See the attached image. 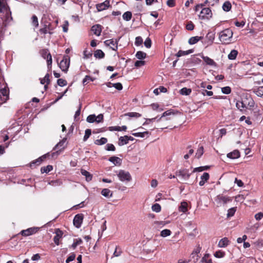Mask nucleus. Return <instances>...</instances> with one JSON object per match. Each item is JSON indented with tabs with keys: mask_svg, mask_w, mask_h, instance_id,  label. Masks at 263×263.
Returning <instances> with one entry per match:
<instances>
[{
	"mask_svg": "<svg viewBox=\"0 0 263 263\" xmlns=\"http://www.w3.org/2000/svg\"><path fill=\"white\" fill-rule=\"evenodd\" d=\"M254 105V102L250 97L242 98L241 100L237 101L236 106L238 109L242 110L244 108H251Z\"/></svg>",
	"mask_w": 263,
	"mask_h": 263,
	"instance_id": "obj_1",
	"label": "nucleus"
},
{
	"mask_svg": "<svg viewBox=\"0 0 263 263\" xmlns=\"http://www.w3.org/2000/svg\"><path fill=\"white\" fill-rule=\"evenodd\" d=\"M233 34L232 30L229 28L226 29L219 33V38L222 43L229 44L231 41Z\"/></svg>",
	"mask_w": 263,
	"mask_h": 263,
	"instance_id": "obj_2",
	"label": "nucleus"
},
{
	"mask_svg": "<svg viewBox=\"0 0 263 263\" xmlns=\"http://www.w3.org/2000/svg\"><path fill=\"white\" fill-rule=\"evenodd\" d=\"M0 12L6 13V22L12 20L11 12L6 0H0Z\"/></svg>",
	"mask_w": 263,
	"mask_h": 263,
	"instance_id": "obj_3",
	"label": "nucleus"
},
{
	"mask_svg": "<svg viewBox=\"0 0 263 263\" xmlns=\"http://www.w3.org/2000/svg\"><path fill=\"white\" fill-rule=\"evenodd\" d=\"M215 201L216 203L217 206H224L228 202L232 201L231 197L224 195L223 194H219L217 195L215 198Z\"/></svg>",
	"mask_w": 263,
	"mask_h": 263,
	"instance_id": "obj_4",
	"label": "nucleus"
},
{
	"mask_svg": "<svg viewBox=\"0 0 263 263\" xmlns=\"http://www.w3.org/2000/svg\"><path fill=\"white\" fill-rule=\"evenodd\" d=\"M117 176L120 180L122 182H130L132 179L129 173L124 170H120L117 174Z\"/></svg>",
	"mask_w": 263,
	"mask_h": 263,
	"instance_id": "obj_5",
	"label": "nucleus"
},
{
	"mask_svg": "<svg viewBox=\"0 0 263 263\" xmlns=\"http://www.w3.org/2000/svg\"><path fill=\"white\" fill-rule=\"evenodd\" d=\"M212 16V12L209 8H204L202 9L199 15V17L202 20L210 19Z\"/></svg>",
	"mask_w": 263,
	"mask_h": 263,
	"instance_id": "obj_6",
	"label": "nucleus"
},
{
	"mask_svg": "<svg viewBox=\"0 0 263 263\" xmlns=\"http://www.w3.org/2000/svg\"><path fill=\"white\" fill-rule=\"evenodd\" d=\"M214 39L215 33L213 32H209L205 36L203 43L208 47L213 44Z\"/></svg>",
	"mask_w": 263,
	"mask_h": 263,
	"instance_id": "obj_7",
	"label": "nucleus"
},
{
	"mask_svg": "<svg viewBox=\"0 0 263 263\" xmlns=\"http://www.w3.org/2000/svg\"><path fill=\"white\" fill-rule=\"evenodd\" d=\"M52 153L50 154L49 153H48L41 156L40 157L35 159V160L32 161L29 164H34L36 163H45L46 162L47 159H49L50 158H52Z\"/></svg>",
	"mask_w": 263,
	"mask_h": 263,
	"instance_id": "obj_8",
	"label": "nucleus"
},
{
	"mask_svg": "<svg viewBox=\"0 0 263 263\" xmlns=\"http://www.w3.org/2000/svg\"><path fill=\"white\" fill-rule=\"evenodd\" d=\"M66 141V139H64L61 141H60L55 146L54 149H58V151L55 152H53L52 153V157L54 158L55 156H58L64 149L63 145Z\"/></svg>",
	"mask_w": 263,
	"mask_h": 263,
	"instance_id": "obj_9",
	"label": "nucleus"
},
{
	"mask_svg": "<svg viewBox=\"0 0 263 263\" xmlns=\"http://www.w3.org/2000/svg\"><path fill=\"white\" fill-rule=\"evenodd\" d=\"M84 216L82 214H77L73 220V225L77 228H80L83 222Z\"/></svg>",
	"mask_w": 263,
	"mask_h": 263,
	"instance_id": "obj_10",
	"label": "nucleus"
},
{
	"mask_svg": "<svg viewBox=\"0 0 263 263\" xmlns=\"http://www.w3.org/2000/svg\"><path fill=\"white\" fill-rule=\"evenodd\" d=\"M177 112H175L172 110H168L164 112L162 116L157 120V122H159L162 118H165L166 120H169L172 119V117L174 116L176 114Z\"/></svg>",
	"mask_w": 263,
	"mask_h": 263,
	"instance_id": "obj_11",
	"label": "nucleus"
},
{
	"mask_svg": "<svg viewBox=\"0 0 263 263\" xmlns=\"http://www.w3.org/2000/svg\"><path fill=\"white\" fill-rule=\"evenodd\" d=\"M118 40L110 39L104 42V44L107 46H109L113 50L116 51L118 49Z\"/></svg>",
	"mask_w": 263,
	"mask_h": 263,
	"instance_id": "obj_12",
	"label": "nucleus"
},
{
	"mask_svg": "<svg viewBox=\"0 0 263 263\" xmlns=\"http://www.w3.org/2000/svg\"><path fill=\"white\" fill-rule=\"evenodd\" d=\"M38 228L35 227L30 228L26 230H22L20 233L23 236H28L36 233L38 231Z\"/></svg>",
	"mask_w": 263,
	"mask_h": 263,
	"instance_id": "obj_13",
	"label": "nucleus"
},
{
	"mask_svg": "<svg viewBox=\"0 0 263 263\" xmlns=\"http://www.w3.org/2000/svg\"><path fill=\"white\" fill-rule=\"evenodd\" d=\"M60 68L64 72H66L69 66V62L66 58L63 59L59 64Z\"/></svg>",
	"mask_w": 263,
	"mask_h": 263,
	"instance_id": "obj_14",
	"label": "nucleus"
},
{
	"mask_svg": "<svg viewBox=\"0 0 263 263\" xmlns=\"http://www.w3.org/2000/svg\"><path fill=\"white\" fill-rule=\"evenodd\" d=\"M55 236L53 238L54 242L57 245H59L60 239L62 237L63 233L59 229H56L55 230Z\"/></svg>",
	"mask_w": 263,
	"mask_h": 263,
	"instance_id": "obj_15",
	"label": "nucleus"
},
{
	"mask_svg": "<svg viewBox=\"0 0 263 263\" xmlns=\"http://www.w3.org/2000/svg\"><path fill=\"white\" fill-rule=\"evenodd\" d=\"M109 6V1L106 0L103 3L97 4L96 8L98 11H101L108 8Z\"/></svg>",
	"mask_w": 263,
	"mask_h": 263,
	"instance_id": "obj_16",
	"label": "nucleus"
},
{
	"mask_svg": "<svg viewBox=\"0 0 263 263\" xmlns=\"http://www.w3.org/2000/svg\"><path fill=\"white\" fill-rule=\"evenodd\" d=\"M177 175L184 179H188L190 176V173L189 171L187 170H180L177 173Z\"/></svg>",
	"mask_w": 263,
	"mask_h": 263,
	"instance_id": "obj_17",
	"label": "nucleus"
},
{
	"mask_svg": "<svg viewBox=\"0 0 263 263\" xmlns=\"http://www.w3.org/2000/svg\"><path fill=\"white\" fill-rule=\"evenodd\" d=\"M91 30L95 35L99 36L102 31V26L99 24L93 25L91 27Z\"/></svg>",
	"mask_w": 263,
	"mask_h": 263,
	"instance_id": "obj_18",
	"label": "nucleus"
},
{
	"mask_svg": "<svg viewBox=\"0 0 263 263\" xmlns=\"http://www.w3.org/2000/svg\"><path fill=\"white\" fill-rule=\"evenodd\" d=\"M210 178L209 174L208 173H204L201 176V180L200 181L199 184L200 186H203L205 182H206Z\"/></svg>",
	"mask_w": 263,
	"mask_h": 263,
	"instance_id": "obj_19",
	"label": "nucleus"
},
{
	"mask_svg": "<svg viewBox=\"0 0 263 263\" xmlns=\"http://www.w3.org/2000/svg\"><path fill=\"white\" fill-rule=\"evenodd\" d=\"M202 58L203 60L204 61V62L207 65L212 66H215V67L216 66V63L214 62V61L213 60L210 58L209 57H206H206L202 56Z\"/></svg>",
	"mask_w": 263,
	"mask_h": 263,
	"instance_id": "obj_20",
	"label": "nucleus"
},
{
	"mask_svg": "<svg viewBox=\"0 0 263 263\" xmlns=\"http://www.w3.org/2000/svg\"><path fill=\"white\" fill-rule=\"evenodd\" d=\"M44 52L45 53H47V55L46 58L44 59H46L47 60V66L48 68L51 67L52 65V57L51 54L49 52L48 50L47 49H44Z\"/></svg>",
	"mask_w": 263,
	"mask_h": 263,
	"instance_id": "obj_21",
	"label": "nucleus"
},
{
	"mask_svg": "<svg viewBox=\"0 0 263 263\" xmlns=\"http://www.w3.org/2000/svg\"><path fill=\"white\" fill-rule=\"evenodd\" d=\"M229 244V240L228 238L224 237L220 239L218 242V246L220 248L226 247Z\"/></svg>",
	"mask_w": 263,
	"mask_h": 263,
	"instance_id": "obj_22",
	"label": "nucleus"
},
{
	"mask_svg": "<svg viewBox=\"0 0 263 263\" xmlns=\"http://www.w3.org/2000/svg\"><path fill=\"white\" fill-rule=\"evenodd\" d=\"M240 156L239 152L238 150H234L227 154V157L230 159H236Z\"/></svg>",
	"mask_w": 263,
	"mask_h": 263,
	"instance_id": "obj_23",
	"label": "nucleus"
},
{
	"mask_svg": "<svg viewBox=\"0 0 263 263\" xmlns=\"http://www.w3.org/2000/svg\"><path fill=\"white\" fill-rule=\"evenodd\" d=\"M9 89L7 86H5L4 88H2L0 90V93L2 97H6V101L9 98Z\"/></svg>",
	"mask_w": 263,
	"mask_h": 263,
	"instance_id": "obj_24",
	"label": "nucleus"
},
{
	"mask_svg": "<svg viewBox=\"0 0 263 263\" xmlns=\"http://www.w3.org/2000/svg\"><path fill=\"white\" fill-rule=\"evenodd\" d=\"M81 174L85 177V179L87 181H90L91 180L92 176L87 171L82 169L81 170Z\"/></svg>",
	"mask_w": 263,
	"mask_h": 263,
	"instance_id": "obj_25",
	"label": "nucleus"
},
{
	"mask_svg": "<svg viewBox=\"0 0 263 263\" xmlns=\"http://www.w3.org/2000/svg\"><path fill=\"white\" fill-rule=\"evenodd\" d=\"M203 38V36H193L189 39L188 42L190 45H193L197 43L199 41L202 40Z\"/></svg>",
	"mask_w": 263,
	"mask_h": 263,
	"instance_id": "obj_26",
	"label": "nucleus"
},
{
	"mask_svg": "<svg viewBox=\"0 0 263 263\" xmlns=\"http://www.w3.org/2000/svg\"><path fill=\"white\" fill-rule=\"evenodd\" d=\"M109 161L111 163H114V164H121L122 163V159L116 156H112L110 157L109 159Z\"/></svg>",
	"mask_w": 263,
	"mask_h": 263,
	"instance_id": "obj_27",
	"label": "nucleus"
},
{
	"mask_svg": "<svg viewBox=\"0 0 263 263\" xmlns=\"http://www.w3.org/2000/svg\"><path fill=\"white\" fill-rule=\"evenodd\" d=\"M101 194L105 197H111L112 196V193L108 189H104L101 191Z\"/></svg>",
	"mask_w": 263,
	"mask_h": 263,
	"instance_id": "obj_28",
	"label": "nucleus"
},
{
	"mask_svg": "<svg viewBox=\"0 0 263 263\" xmlns=\"http://www.w3.org/2000/svg\"><path fill=\"white\" fill-rule=\"evenodd\" d=\"M187 203L186 202L183 201L181 203L179 207V211L182 213H185L187 211Z\"/></svg>",
	"mask_w": 263,
	"mask_h": 263,
	"instance_id": "obj_29",
	"label": "nucleus"
},
{
	"mask_svg": "<svg viewBox=\"0 0 263 263\" xmlns=\"http://www.w3.org/2000/svg\"><path fill=\"white\" fill-rule=\"evenodd\" d=\"M94 56L97 59H102L104 57V53L100 49H98L95 51Z\"/></svg>",
	"mask_w": 263,
	"mask_h": 263,
	"instance_id": "obj_30",
	"label": "nucleus"
},
{
	"mask_svg": "<svg viewBox=\"0 0 263 263\" xmlns=\"http://www.w3.org/2000/svg\"><path fill=\"white\" fill-rule=\"evenodd\" d=\"M238 54V51L236 50H232L228 54V59L229 60H233L236 58Z\"/></svg>",
	"mask_w": 263,
	"mask_h": 263,
	"instance_id": "obj_31",
	"label": "nucleus"
},
{
	"mask_svg": "<svg viewBox=\"0 0 263 263\" xmlns=\"http://www.w3.org/2000/svg\"><path fill=\"white\" fill-rule=\"evenodd\" d=\"M232 7L231 3L229 1H226L224 3L222 6V9L224 11H229Z\"/></svg>",
	"mask_w": 263,
	"mask_h": 263,
	"instance_id": "obj_32",
	"label": "nucleus"
},
{
	"mask_svg": "<svg viewBox=\"0 0 263 263\" xmlns=\"http://www.w3.org/2000/svg\"><path fill=\"white\" fill-rule=\"evenodd\" d=\"M124 116H128L129 117H130V118H139V117H141V115L140 114L136 112H127V113L125 114Z\"/></svg>",
	"mask_w": 263,
	"mask_h": 263,
	"instance_id": "obj_33",
	"label": "nucleus"
},
{
	"mask_svg": "<svg viewBox=\"0 0 263 263\" xmlns=\"http://www.w3.org/2000/svg\"><path fill=\"white\" fill-rule=\"evenodd\" d=\"M193 52V49H190V50H187V51L179 50L178 52V53H177L176 55L178 57H181V56H183V55L189 54L190 53H192Z\"/></svg>",
	"mask_w": 263,
	"mask_h": 263,
	"instance_id": "obj_34",
	"label": "nucleus"
},
{
	"mask_svg": "<svg viewBox=\"0 0 263 263\" xmlns=\"http://www.w3.org/2000/svg\"><path fill=\"white\" fill-rule=\"evenodd\" d=\"M192 92V90L190 88L186 87H183L180 90V93L182 95H189Z\"/></svg>",
	"mask_w": 263,
	"mask_h": 263,
	"instance_id": "obj_35",
	"label": "nucleus"
},
{
	"mask_svg": "<svg viewBox=\"0 0 263 263\" xmlns=\"http://www.w3.org/2000/svg\"><path fill=\"white\" fill-rule=\"evenodd\" d=\"M203 154V147L202 146H200L198 149L197 150V152L195 154V157L197 159H199L201 157V156Z\"/></svg>",
	"mask_w": 263,
	"mask_h": 263,
	"instance_id": "obj_36",
	"label": "nucleus"
},
{
	"mask_svg": "<svg viewBox=\"0 0 263 263\" xmlns=\"http://www.w3.org/2000/svg\"><path fill=\"white\" fill-rule=\"evenodd\" d=\"M107 142V139L106 138L102 137L100 139L95 140V143L96 145H101L105 144Z\"/></svg>",
	"mask_w": 263,
	"mask_h": 263,
	"instance_id": "obj_37",
	"label": "nucleus"
},
{
	"mask_svg": "<svg viewBox=\"0 0 263 263\" xmlns=\"http://www.w3.org/2000/svg\"><path fill=\"white\" fill-rule=\"evenodd\" d=\"M53 167L52 165H47L46 166L42 167L41 168V172L42 173H48L51 170H52Z\"/></svg>",
	"mask_w": 263,
	"mask_h": 263,
	"instance_id": "obj_38",
	"label": "nucleus"
},
{
	"mask_svg": "<svg viewBox=\"0 0 263 263\" xmlns=\"http://www.w3.org/2000/svg\"><path fill=\"white\" fill-rule=\"evenodd\" d=\"M146 53H145L143 51H138L136 54V58L140 60H142V59H145L146 58Z\"/></svg>",
	"mask_w": 263,
	"mask_h": 263,
	"instance_id": "obj_39",
	"label": "nucleus"
},
{
	"mask_svg": "<svg viewBox=\"0 0 263 263\" xmlns=\"http://www.w3.org/2000/svg\"><path fill=\"white\" fill-rule=\"evenodd\" d=\"M132 16V13L130 11H126L123 14V18L126 21H129Z\"/></svg>",
	"mask_w": 263,
	"mask_h": 263,
	"instance_id": "obj_40",
	"label": "nucleus"
},
{
	"mask_svg": "<svg viewBox=\"0 0 263 263\" xmlns=\"http://www.w3.org/2000/svg\"><path fill=\"white\" fill-rule=\"evenodd\" d=\"M128 143L127 137L125 136L119 138V145L121 146Z\"/></svg>",
	"mask_w": 263,
	"mask_h": 263,
	"instance_id": "obj_41",
	"label": "nucleus"
},
{
	"mask_svg": "<svg viewBox=\"0 0 263 263\" xmlns=\"http://www.w3.org/2000/svg\"><path fill=\"white\" fill-rule=\"evenodd\" d=\"M236 207H233L228 210L227 213V217L229 218L234 216L236 211Z\"/></svg>",
	"mask_w": 263,
	"mask_h": 263,
	"instance_id": "obj_42",
	"label": "nucleus"
},
{
	"mask_svg": "<svg viewBox=\"0 0 263 263\" xmlns=\"http://www.w3.org/2000/svg\"><path fill=\"white\" fill-rule=\"evenodd\" d=\"M171 231L168 229H164L161 231L160 233V236L163 237H165L171 235Z\"/></svg>",
	"mask_w": 263,
	"mask_h": 263,
	"instance_id": "obj_43",
	"label": "nucleus"
},
{
	"mask_svg": "<svg viewBox=\"0 0 263 263\" xmlns=\"http://www.w3.org/2000/svg\"><path fill=\"white\" fill-rule=\"evenodd\" d=\"M254 91L257 96L259 97L263 96V86L258 87L256 89H255Z\"/></svg>",
	"mask_w": 263,
	"mask_h": 263,
	"instance_id": "obj_44",
	"label": "nucleus"
},
{
	"mask_svg": "<svg viewBox=\"0 0 263 263\" xmlns=\"http://www.w3.org/2000/svg\"><path fill=\"white\" fill-rule=\"evenodd\" d=\"M49 74L48 73H47L43 79H41V83L42 84H44L46 82L47 84H49Z\"/></svg>",
	"mask_w": 263,
	"mask_h": 263,
	"instance_id": "obj_45",
	"label": "nucleus"
},
{
	"mask_svg": "<svg viewBox=\"0 0 263 263\" xmlns=\"http://www.w3.org/2000/svg\"><path fill=\"white\" fill-rule=\"evenodd\" d=\"M149 134V132L146 131L144 132L133 133V135H134L135 137H139L143 138L144 137L145 135H148Z\"/></svg>",
	"mask_w": 263,
	"mask_h": 263,
	"instance_id": "obj_46",
	"label": "nucleus"
},
{
	"mask_svg": "<svg viewBox=\"0 0 263 263\" xmlns=\"http://www.w3.org/2000/svg\"><path fill=\"white\" fill-rule=\"evenodd\" d=\"M96 116L95 115H90L87 117L86 121L89 123H93L96 122Z\"/></svg>",
	"mask_w": 263,
	"mask_h": 263,
	"instance_id": "obj_47",
	"label": "nucleus"
},
{
	"mask_svg": "<svg viewBox=\"0 0 263 263\" xmlns=\"http://www.w3.org/2000/svg\"><path fill=\"white\" fill-rule=\"evenodd\" d=\"M82 243V240L81 238L76 239L74 240V242L72 243L71 247L73 249H75L77 246L81 244Z\"/></svg>",
	"mask_w": 263,
	"mask_h": 263,
	"instance_id": "obj_48",
	"label": "nucleus"
},
{
	"mask_svg": "<svg viewBox=\"0 0 263 263\" xmlns=\"http://www.w3.org/2000/svg\"><path fill=\"white\" fill-rule=\"evenodd\" d=\"M91 134V130L90 129H87L85 131V135L83 138V140L86 141L90 137Z\"/></svg>",
	"mask_w": 263,
	"mask_h": 263,
	"instance_id": "obj_49",
	"label": "nucleus"
},
{
	"mask_svg": "<svg viewBox=\"0 0 263 263\" xmlns=\"http://www.w3.org/2000/svg\"><path fill=\"white\" fill-rule=\"evenodd\" d=\"M189 149V151L187 153V154H186L184 156V158L185 159H187L189 158V157L191 155H192L194 152V151L193 148H191V146H189L188 148Z\"/></svg>",
	"mask_w": 263,
	"mask_h": 263,
	"instance_id": "obj_50",
	"label": "nucleus"
},
{
	"mask_svg": "<svg viewBox=\"0 0 263 263\" xmlns=\"http://www.w3.org/2000/svg\"><path fill=\"white\" fill-rule=\"evenodd\" d=\"M152 209L153 211L158 213L161 211V206L158 203H155L152 206Z\"/></svg>",
	"mask_w": 263,
	"mask_h": 263,
	"instance_id": "obj_51",
	"label": "nucleus"
},
{
	"mask_svg": "<svg viewBox=\"0 0 263 263\" xmlns=\"http://www.w3.org/2000/svg\"><path fill=\"white\" fill-rule=\"evenodd\" d=\"M221 91L224 94H229L231 92V89L229 86H226L221 88Z\"/></svg>",
	"mask_w": 263,
	"mask_h": 263,
	"instance_id": "obj_52",
	"label": "nucleus"
},
{
	"mask_svg": "<svg viewBox=\"0 0 263 263\" xmlns=\"http://www.w3.org/2000/svg\"><path fill=\"white\" fill-rule=\"evenodd\" d=\"M32 23L35 27L39 26L38 19L37 16L35 15H33L32 17Z\"/></svg>",
	"mask_w": 263,
	"mask_h": 263,
	"instance_id": "obj_53",
	"label": "nucleus"
},
{
	"mask_svg": "<svg viewBox=\"0 0 263 263\" xmlns=\"http://www.w3.org/2000/svg\"><path fill=\"white\" fill-rule=\"evenodd\" d=\"M142 43L143 39L141 36H137L136 37L135 44L136 46H140L142 44Z\"/></svg>",
	"mask_w": 263,
	"mask_h": 263,
	"instance_id": "obj_54",
	"label": "nucleus"
},
{
	"mask_svg": "<svg viewBox=\"0 0 263 263\" xmlns=\"http://www.w3.org/2000/svg\"><path fill=\"white\" fill-rule=\"evenodd\" d=\"M57 83L60 86H64L67 84V81L63 79H58L57 81Z\"/></svg>",
	"mask_w": 263,
	"mask_h": 263,
	"instance_id": "obj_55",
	"label": "nucleus"
},
{
	"mask_svg": "<svg viewBox=\"0 0 263 263\" xmlns=\"http://www.w3.org/2000/svg\"><path fill=\"white\" fill-rule=\"evenodd\" d=\"M224 254L225 253L224 252L218 251L214 253V256L217 258H222L224 256Z\"/></svg>",
	"mask_w": 263,
	"mask_h": 263,
	"instance_id": "obj_56",
	"label": "nucleus"
},
{
	"mask_svg": "<svg viewBox=\"0 0 263 263\" xmlns=\"http://www.w3.org/2000/svg\"><path fill=\"white\" fill-rule=\"evenodd\" d=\"M186 29L188 30L192 31L194 29V25L190 21L187 24Z\"/></svg>",
	"mask_w": 263,
	"mask_h": 263,
	"instance_id": "obj_57",
	"label": "nucleus"
},
{
	"mask_svg": "<svg viewBox=\"0 0 263 263\" xmlns=\"http://www.w3.org/2000/svg\"><path fill=\"white\" fill-rule=\"evenodd\" d=\"M106 149L108 151H115L116 149V148L113 144H107L106 145Z\"/></svg>",
	"mask_w": 263,
	"mask_h": 263,
	"instance_id": "obj_58",
	"label": "nucleus"
},
{
	"mask_svg": "<svg viewBox=\"0 0 263 263\" xmlns=\"http://www.w3.org/2000/svg\"><path fill=\"white\" fill-rule=\"evenodd\" d=\"M113 87H114L118 90H121L123 89V86L121 83L113 84Z\"/></svg>",
	"mask_w": 263,
	"mask_h": 263,
	"instance_id": "obj_59",
	"label": "nucleus"
},
{
	"mask_svg": "<svg viewBox=\"0 0 263 263\" xmlns=\"http://www.w3.org/2000/svg\"><path fill=\"white\" fill-rule=\"evenodd\" d=\"M88 81H93V79L89 76H86L83 80V84L86 85Z\"/></svg>",
	"mask_w": 263,
	"mask_h": 263,
	"instance_id": "obj_60",
	"label": "nucleus"
},
{
	"mask_svg": "<svg viewBox=\"0 0 263 263\" xmlns=\"http://www.w3.org/2000/svg\"><path fill=\"white\" fill-rule=\"evenodd\" d=\"M110 131H121V127L119 126H110L108 128Z\"/></svg>",
	"mask_w": 263,
	"mask_h": 263,
	"instance_id": "obj_61",
	"label": "nucleus"
},
{
	"mask_svg": "<svg viewBox=\"0 0 263 263\" xmlns=\"http://www.w3.org/2000/svg\"><path fill=\"white\" fill-rule=\"evenodd\" d=\"M76 257V255L74 253L71 254L66 259V262L69 263L70 261L73 260Z\"/></svg>",
	"mask_w": 263,
	"mask_h": 263,
	"instance_id": "obj_62",
	"label": "nucleus"
},
{
	"mask_svg": "<svg viewBox=\"0 0 263 263\" xmlns=\"http://www.w3.org/2000/svg\"><path fill=\"white\" fill-rule=\"evenodd\" d=\"M145 64V61L140 60L137 61L135 63V66L137 67H141Z\"/></svg>",
	"mask_w": 263,
	"mask_h": 263,
	"instance_id": "obj_63",
	"label": "nucleus"
},
{
	"mask_svg": "<svg viewBox=\"0 0 263 263\" xmlns=\"http://www.w3.org/2000/svg\"><path fill=\"white\" fill-rule=\"evenodd\" d=\"M263 217V213L259 212L255 214V218L257 220H259Z\"/></svg>",
	"mask_w": 263,
	"mask_h": 263,
	"instance_id": "obj_64",
	"label": "nucleus"
}]
</instances>
